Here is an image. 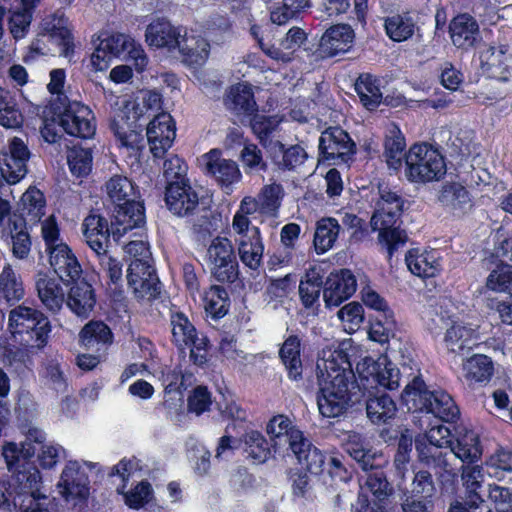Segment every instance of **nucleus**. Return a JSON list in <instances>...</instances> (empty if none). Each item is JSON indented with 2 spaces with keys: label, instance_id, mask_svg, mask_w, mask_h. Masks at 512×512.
<instances>
[{
  "label": "nucleus",
  "instance_id": "nucleus-2",
  "mask_svg": "<svg viewBox=\"0 0 512 512\" xmlns=\"http://www.w3.org/2000/svg\"><path fill=\"white\" fill-rule=\"evenodd\" d=\"M106 200L115 206L111 233L116 240L145 223L144 207L135 201L136 191L130 179L115 174L104 184Z\"/></svg>",
  "mask_w": 512,
  "mask_h": 512
},
{
  "label": "nucleus",
  "instance_id": "nucleus-62",
  "mask_svg": "<svg viewBox=\"0 0 512 512\" xmlns=\"http://www.w3.org/2000/svg\"><path fill=\"white\" fill-rule=\"evenodd\" d=\"M172 337L177 346L182 347L191 341V337L196 332L195 327L188 318L182 313H176L171 316Z\"/></svg>",
  "mask_w": 512,
  "mask_h": 512
},
{
  "label": "nucleus",
  "instance_id": "nucleus-22",
  "mask_svg": "<svg viewBox=\"0 0 512 512\" xmlns=\"http://www.w3.org/2000/svg\"><path fill=\"white\" fill-rule=\"evenodd\" d=\"M438 201L446 213L456 218L465 216L473 207L468 190L456 182L446 183L441 187Z\"/></svg>",
  "mask_w": 512,
  "mask_h": 512
},
{
  "label": "nucleus",
  "instance_id": "nucleus-37",
  "mask_svg": "<svg viewBox=\"0 0 512 512\" xmlns=\"http://www.w3.org/2000/svg\"><path fill=\"white\" fill-rule=\"evenodd\" d=\"M432 394L433 391L427 389L424 381L419 376H415L406 385L401 398L409 411H426L427 406L431 405Z\"/></svg>",
  "mask_w": 512,
  "mask_h": 512
},
{
  "label": "nucleus",
  "instance_id": "nucleus-45",
  "mask_svg": "<svg viewBox=\"0 0 512 512\" xmlns=\"http://www.w3.org/2000/svg\"><path fill=\"white\" fill-rule=\"evenodd\" d=\"M323 285V275L320 270L310 268L299 284V295L302 304L306 308L313 306L318 301Z\"/></svg>",
  "mask_w": 512,
  "mask_h": 512
},
{
  "label": "nucleus",
  "instance_id": "nucleus-35",
  "mask_svg": "<svg viewBox=\"0 0 512 512\" xmlns=\"http://www.w3.org/2000/svg\"><path fill=\"white\" fill-rule=\"evenodd\" d=\"M206 169L208 173L224 186H229L237 182L241 177L236 162L221 158L219 152L216 150L207 154Z\"/></svg>",
  "mask_w": 512,
  "mask_h": 512
},
{
  "label": "nucleus",
  "instance_id": "nucleus-20",
  "mask_svg": "<svg viewBox=\"0 0 512 512\" xmlns=\"http://www.w3.org/2000/svg\"><path fill=\"white\" fill-rule=\"evenodd\" d=\"M356 287V278L350 270L342 269L340 272L331 273L323 290L326 306H339L354 294Z\"/></svg>",
  "mask_w": 512,
  "mask_h": 512
},
{
  "label": "nucleus",
  "instance_id": "nucleus-63",
  "mask_svg": "<svg viewBox=\"0 0 512 512\" xmlns=\"http://www.w3.org/2000/svg\"><path fill=\"white\" fill-rule=\"evenodd\" d=\"M245 443L248 445L247 453L257 463L265 462L270 455V449L264 436L258 431H251L245 436Z\"/></svg>",
  "mask_w": 512,
  "mask_h": 512
},
{
  "label": "nucleus",
  "instance_id": "nucleus-12",
  "mask_svg": "<svg viewBox=\"0 0 512 512\" xmlns=\"http://www.w3.org/2000/svg\"><path fill=\"white\" fill-rule=\"evenodd\" d=\"M127 280L139 299L152 300L160 294L159 279L148 260H132L127 269Z\"/></svg>",
  "mask_w": 512,
  "mask_h": 512
},
{
  "label": "nucleus",
  "instance_id": "nucleus-13",
  "mask_svg": "<svg viewBox=\"0 0 512 512\" xmlns=\"http://www.w3.org/2000/svg\"><path fill=\"white\" fill-rule=\"evenodd\" d=\"M319 149L323 158L332 160L333 164H347L355 153V143L340 127H330L322 133Z\"/></svg>",
  "mask_w": 512,
  "mask_h": 512
},
{
  "label": "nucleus",
  "instance_id": "nucleus-52",
  "mask_svg": "<svg viewBox=\"0 0 512 512\" xmlns=\"http://www.w3.org/2000/svg\"><path fill=\"white\" fill-rule=\"evenodd\" d=\"M27 333L32 337L33 343H19L18 345L28 353H34L43 349L47 345L51 333V324L48 317L44 314L38 317L36 324H32L30 328H28Z\"/></svg>",
  "mask_w": 512,
  "mask_h": 512
},
{
  "label": "nucleus",
  "instance_id": "nucleus-16",
  "mask_svg": "<svg viewBox=\"0 0 512 512\" xmlns=\"http://www.w3.org/2000/svg\"><path fill=\"white\" fill-rule=\"evenodd\" d=\"M485 285L495 293H504L511 297L510 301L499 302L496 310L504 324L512 325V265H497L487 276Z\"/></svg>",
  "mask_w": 512,
  "mask_h": 512
},
{
  "label": "nucleus",
  "instance_id": "nucleus-21",
  "mask_svg": "<svg viewBox=\"0 0 512 512\" xmlns=\"http://www.w3.org/2000/svg\"><path fill=\"white\" fill-rule=\"evenodd\" d=\"M49 264L59 279L69 285L81 278L82 267L67 244H60L48 252Z\"/></svg>",
  "mask_w": 512,
  "mask_h": 512
},
{
  "label": "nucleus",
  "instance_id": "nucleus-34",
  "mask_svg": "<svg viewBox=\"0 0 512 512\" xmlns=\"http://www.w3.org/2000/svg\"><path fill=\"white\" fill-rule=\"evenodd\" d=\"M146 42L157 48L166 47L169 50L177 47L181 35L177 28L165 19H157L146 28Z\"/></svg>",
  "mask_w": 512,
  "mask_h": 512
},
{
  "label": "nucleus",
  "instance_id": "nucleus-23",
  "mask_svg": "<svg viewBox=\"0 0 512 512\" xmlns=\"http://www.w3.org/2000/svg\"><path fill=\"white\" fill-rule=\"evenodd\" d=\"M452 43L457 48L468 50L482 40L478 22L467 13L459 14L449 24Z\"/></svg>",
  "mask_w": 512,
  "mask_h": 512
},
{
  "label": "nucleus",
  "instance_id": "nucleus-8",
  "mask_svg": "<svg viewBox=\"0 0 512 512\" xmlns=\"http://www.w3.org/2000/svg\"><path fill=\"white\" fill-rule=\"evenodd\" d=\"M405 176L410 182L439 180L446 173L441 154L426 144L413 145L405 154Z\"/></svg>",
  "mask_w": 512,
  "mask_h": 512
},
{
  "label": "nucleus",
  "instance_id": "nucleus-36",
  "mask_svg": "<svg viewBox=\"0 0 512 512\" xmlns=\"http://www.w3.org/2000/svg\"><path fill=\"white\" fill-rule=\"evenodd\" d=\"M225 105L227 109L238 115H250L257 109L252 88L243 83H239L230 88L225 98Z\"/></svg>",
  "mask_w": 512,
  "mask_h": 512
},
{
  "label": "nucleus",
  "instance_id": "nucleus-50",
  "mask_svg": "<svg viewBox=\"0 0 512 512\" xmlns=\"http://www.w3.org/2000/svg\"><path fill=\"white\" fill-rule=\"evenodd\" d=\"M431 405H428L426 412L434 414L444 421H453L459 415V409L452 397L445 391H433Z\"/></svg>",
  "mask_w": 512,
  "mask_h": 512
},
{
  "label": "nucleus",
  "instance_id": "nucleus-60",
  "mask_svg": "<svg viewBox=\"0 0 512 512\" xmlns=\"http://www.w3.org/2000/svg\"><path fill=\"white\" fill-rule=\"evenodd\" d=\"M395 320L393 313L376 317L370 325L369 337L371 340L384 344L393 336Z\"/></svg>",
  "mask_w": 512,
  "mask_h": 512
},
{
  "label": "nucleus",
  "instance_id": "nucleus-61",
  "mask_svg": "<svg viewBox=\"0 0 512 512\" xmlns=\"http://www.w3.org/2000/svg\"><path fill=\"white\" fill-rule=\"evenodd\" d=\"M162 171L166 186L178 183L179 181H190L187 178L188 166L177 155H171L164 161Z\"/></svg>",
  "mask_w": 512,
  "mask_h": 512
},
{
  "label": "nucleus",
  "instance_id": "nucleus-9",
  "mask_svg": "<svg viewBox=\"0 0 512 512\" xmlns=\"http://www.w3.org/2000/svg\"><path fill=\"white\" fill-rule=\"evenodd\" d=\"M205 260L211 275L221 283H234L239 279V264L234 246L227 237L216 236L207 247Z\"/></svg>",
  "mask_w": 512,
  "mask_h": 512
},
{
  "label": "nucleus",
  "instance_id": "nucleus-27",
  "mask_svg": "<svg viewBox=\"0 0 512 512\" xmlns=\"http://www.w3.org/2000/svg\"><path fill=\"white\" fill-rule=\"evenodd\" d=\"M240 261L250 270L257 271L263 259L264 245L259 228L252 227L251 235L235 239Z\"/></svg>",
  "mask_w": 512,
  "mask_h": 512
},
{
  "label": "nucleus",
  "instance_id": "nucleus-31",
  "mask_svg": "<svg viewBox=\"0 0 512 512\" xmlns=\"http://www.w3.org/2000/svg\"><path fill=\"white\" fill-rule=\"evenodd\" d=\"M462 372L468 386L486 385L494 373L492 360L483 354H474L462 363Z\"/></svg>",
  "mask_w": 512,
  "mask_h": 512
},
{
  "label": "nucleus",
  "instance_id": "nucleus-47",
  "mask_svg": "<svg viewBox=\"0 0 512 512\" xmlns=\"http://www.w3.org/2000/svg\"><path fill=\"white\" fill-rule=\"evenodd\" d=\"M45 34L43 38L47 37L51 41L57 43L61 47L60 54L64 57H68L73 52V42L70 30L64 25L62 18H58L51 21L45 20L43 23Z\"/></svg>",
  "mask_w": 512,
  "mask_h": 512
},
{
  "label": "nucleus",
  "instance_id": "nucleus-40",
  "mask_svg": "<svg viewBox=\"0 0 512 512\" xmlns=\"http://www.w3.org/2000/svg\"><path fill=\"white\" fill-rule=\"evenodd\" d=\"M280 358L291 380L302 379V361L300 358V340L297 336H289L280 349Z\"/></svg>",
  "mask_w": 512,
  "mask_h": 512
},
{
  "label": "nucleus",
  "instance_id": "nucleus-4",
  "mask_svg": "<svg viewBox=\"0 0 512 512\" xmlns=\"http://www.w3.org/2000/svg\"><path fill=\"white\" fill-rule=\"evenodd\" d=\"M35 453V447L29 443L23 444L21 448L14 442H8L3 446L2 455L11 472L9 496L25 498L41 491L40 471L32 461Z\"/></svg>",
  "mask_w": 512,
  "mask_h": 512
},
{
  "label": "nucleus",
  "instance_id": "nucleus-14",
  "mask_svg": "<svg viewBox=\"0 0 512 512\" xmlns=\"http://www.w3.org/2000/svg\"><path fill=\"white\" fill-rule=\"evenodd\" d=\"M29 158L30 151L23 140L18 137L12 138L8 150L0 154V171L3 178L10 184L23 179L28 172Z\"/></svg>",
  "mask_w": 512,
  "mask_h": 512
},
{
  "label": "nucleus",
  "instance_id": "nucleus-1",
  "mask_svg": "<svg viewBox=\"0 0 512 512\" xmlns=\"http://www.w3.org/2000/svg\"><path fill=\"white\" fill-rule=\"evenodd\" d=\"M379 195L370 225L379 232L378 242L391 258L408 240L406 231L400 228L404 200L387 186H379Z\"/></svg>",
  "mask_w": 512,
  "mask_h": 512
},
{
  "label": "nucleus",
  "instance_id": "nucleus-30",
  "mask_svg": "<svg viewBox=\"0 0 512 512\" xmlns=\"http://www.w3.org/2000/svg\"><path fill=\"white\" fill-rule=\"evenodd\" d=\"M354 38V32L349 25L338 24L331 26L320 40V49L326 56H335L348 51Z\"/></svg>",
  "mask_w": 512,
  "mask_h": 512
},
{
  "label": "nucleus",
  "instance_id": "nucleus-28",
  "mask_svg": "<svg viewBox=\"0 0 512 512\" xmlns=\"http://www.w3.org/2000/svg\"><path fill=\"white\" fill-rule=\"evenodd\" d=\"M266 431L276 449L286 445L291 449L304 435L285 415H277L270 419Z\"/></svg>",
  "mask_w": 512,
  "mask_h": 512
},
{
  "label": "nucleus",
  "instance_id": "nucleus-54",
  "mask_svg": "<svg viewBox=\"0 0 512 512\" xmlns=\"http://www.w3.org/2000/svg\"><path fill=\"white\" fill-rule=\"evenodd\" d=\"M284 192L280 184L272 183L262 187L257 198L260 203L261 213L276 216L281 205Z\"/></svg>",
  "mask_w": 512,
  "mask_h": 512
},
{
  "label": "nucleus",
  "instance_id": "nucleus-38",
  "mask_svg": "<svg viewBox=\"0 0 512 512\" xmlns=\"http://www.w3.org/2000/svg\"><path fill=\"white\" fill-rule=\"evenodd\" d=\"M80 341L87 349L99 353L112 342V332L105 323L91 321L81 330Z\"/></svg>",
  "mask_w": 512,
  "mask_h": 512
},
{
  "label": "nucleus",
  "instance_id": "nucleus-24",
  "mask_svg": "<svg viewBox=\"0 0 512 512\" xmlns=\"http://www.w3.org/2000/svg\"><path fill=\"white\" fill-rule=\"evenodd\" d=\"M111 57L128 56L134 60L136 69L142 71L147 64V57L141 45L130 36L115 33L100 41Z\"/></svg>",
  "mask_w": 512,
  "mask_h": 512
},
{
  "label": "nucleus",
  "instance_id": "nucleus-55",
  "mask_svg": "<svg viewBox=\"0 0 512 512\" xmlns=\"http://www.w3.org/2000/svg\"><path fill=\"white\" fill-rule=\"evenodd\" d=\"M269 151L275 156L277 153L282 154V166L287 169H293L301 165L307 158L306 151L300 145H292L285 148L280 141H269Z\"/></svg>",
  "mask_w": 512,
  "mask_h": 512
},
{
  "label": "nucleus",
  "instance_id": "nucleus-41",
  "mask_svg": "<svg viewBox=\"0 0 512 512\" xmlns=\"http://www.w3.org/2000/svg\"><path fill=\"white\" fill-rule=\"evenodd\" d=\"M476 339L475 329L465 325L462 322L454 323L447 329L444 341L449 351L453 353H462L465 349H470Z\"/></svg>",
  "mask_w": 512,
  "mask_h": 512
},
{
  "label": "nucleus",
  "instance_id": "nucleus-51",
  "mask_svg": "<svg viewBox=\"0 0 512 512\" xmlns=\"http://www.w3.org/2000/svg\"><path fill=\"white\" fill-rule=\"evenodd\" d=\"M399 488L412 497L421 498H431L436 492L432 474L426 470L414 472L411 482L407 484L405 481Z\"/></svg>",
  "mask_w": 512,
  "mask_h": 512
},
{
  "label": "nucleus",
  "instance_id": "nucleus-58",
  "mask_svg": "<svg viewBox=\"0 0 512 512\" xmlns=\"http://www.w3.org/2000/svg\"><path fill=\"white\" fill-rule=\"evenodd\" d=\"M33 9V7L21 5L20 8H16L11 12L9 30L15 39H21L27 34L32 20Z\"/></svg>",
  "mask_w": 512,
  "mask_h": 512
},
{
  "label": "nucleus",
  "instance_id": "nucleus-11",
  "mask_svg": "<svg viewBox=\"0 0 512 512\" xmlns=\"http://www.w3.org/2000/svg\"><path fill=\"white\" fill-rule=\"evenodd\" d=\"M357 371L364 389L380 386L393 390L400 385L399 369L386 357H380L377 360L370 357L365 358L363 362L358 363Z\"/></svg>",
  "mask_w": 512,
  "mask_h": 512
},
{
  "label": "nucleus",
  "instance_id": "nucleus-33",
  "mask_svg": "<svg viewBox=\"0 0 512 512\" xmlns=\"http://www.w3.org/2000/svg\"><path fill=\"white\" fill-rule=\"evenodd\" d=\"M72 287L67 296L66 304L76 315L88 317L95 305V296L92 286L84 279L70 282Z\"/></svg>",
  "mask_w": 512,
  "mask_h": 512
},
{
  "label": "nucleus",
  "instance_id": "nucleus-44",
  "mask_svg": "<svg viewBox=\"0 0 512 512\" xmlns=\"http://www.w3.org/2000/svg\"><path fill=\"white\" fill-rule=\"evenodd\" d=\"M367 417L373 423H384L392 418L396 411L394 401L386 394L380 396H372L369 392L368 397L364 400Z\"/></svg>",
  "mask_w": 512,
  "mask_h": 512
},
{
  "label": "nucleus",
  "instance_id": "nucleus-7",
  "mask_svg": "<svg viewBox=\"0 0 512 512\" xmlns=\"http://www.w3.org/2000/svg\"><path fill=\"white\" fill-rule=\"evenodd\" d=\"M110 229L107 220L100 215H89L83 222V236L99 261L100 267L113 283L122 278V264L108 250Z\"/></svg>",
  "mask_w": 512,
  "mask_h": 512
},
{
  "label": "nucleus",
  "instance_id": "nucleus-64",
  "mask_svg": "<svg viewBox=\"0 0 512 512\" xmlns=\"http://www.w3.org/2000/svg\"><path fill=\"white\" fill-rule=\"evenodd\" d=\"M246 172H259L267 169V163L263 159L262 151L256 144L246 143L240 154Z\"/></svg>",
  "mask_w": 512,
  "mask_h": 512
},
{
  "label": "nucleus",
  "instance_id": "nucleus-57",
  "mask_svg": "<svg viewBox=\"0 0 512 512\" xmlns=\"http://www.w3.org/2000/svg\"><path fill=\"white\" fill-rule=\"evenodd\" d=\"M204 307L212 317H223L228 311L227 291L221 286H212L204 296Z\"/></svg>",
  "mask_w": 512,
  "mask_h": 512
},
{
  "label": "nucleus",
  "instance_id": "nucleus-25",
  "mask_svg": "<svg viewBox=\"0 0 512 512\" xmlns=\"http://www.w3.org/2000/svg\"><path fill=\"white\" fill-rule=\"evenodd\" d=\"M482 68L489 77L507 82L512 77V56L505 45L490 46L481 53Z\"/></svg>",
  "mask_w": 512,
  "mask_h": 512
},
{
  "label": "nucleus",
  "instance_id": "nucleus-18",
  "mask_svg": "<svg viewBox=\"0 0 512 512\" xmlns=\"http://www.w3.org/2000/svg\"><path fill=\"white\" fill-rule=\"evenodd\" d=\"M420 460L434 470L443 488L451 487L457 481L460 468L456 466L457 459L450 451L425 448L420 452Z\"/></svg>",
  "mask_w": 512,
  "mask_h": 512
},
{
  "label": "nucleus",
  "instance_id": "nucleus-29",
  "mask_svg": "<svg viewBox=\"0 0 512 512\" xmlns=\"http://www.w3.org/2000/svg\"><path fill=\"white\" fill-rule=\"evenodd\" d=\"M449 451L463 463H474L481 458L479 437L474 431L460 429L453 436Z\"/></svg>",
  "mask_w": 512,
  "mask_h": 512
},
{
  "label": "nucleus",
  "instance_id": "nucleus-46",
  "mask_svg": "<svg viewBox=\"0 0 512 512\" xmlns=\"http://www.w3.org/2000/svg\"><path fill=\"white\" fill-rule=\"evenodd\" d=\"M355 90L362 104L369 110L378 107L382 101V92L378 80L370 74H363L358 77Z\"/></svg>",
  "mask_w": 512,
  "mask_h": 512
},
{
  "label": "nucleus",
  "instance_id": "nucleus-19",
  "mask_svg": "<svg viewBox=\"0 0 512 512\" xmlns=\"http://www.w3.org/2000/svg\"><path fill=\"white\" fill-rule=\"evenodd\" d=\"M146 135L152 154L155 157H162L172 146L176 136L171 115L165 112L155 115L148 124Z\"/></svg>",
  "mask_w": 512,
  "mask_h": 512
},
{
  "label": "nucleus",
  "instance_id": "nucleus-17",
  "mask_svg": "<svg viewBox=\"0 0 512 512\" xmlns=\"http://www.w3.org/2000/svg\"><path fill=\"white\" fill-rule=\"evenodd\" d=\"M461 479L465 489L461 505H465L470 512H492L486 501L479 494L478 490L484 481L483 468L479 465H461Z\"/></svg>",
  "mask_w": 512,
  "mask_h": 512
},
{
  "label": "nucleus",
  "instance_id": "nucleus-49",
  "mask_svg": "<svg viewBox=\"0 0 512 512\" xmlns=\"http://www.w3.org/2000/svg\"><path fill=\"white\" fill-rule=\"evenodd\" d=\"M340 231V225L334 218H323L317 222L314 234V246L317 253H324L332 248Z\"/></svg>",
  "mask_w": 512,
  "mask_h": 512
},
{
  "label": "nucleus",
  "instance_id": "nucleus-56",
  "mask_svg": "<svg viewBox=\"0 0 512 512\" xmlns=\"http://www.w3.org/2000/svg\"><path fill=\"white\" fill-rule=\"evenodd\" d=\"M67 162L73 175L86 176L92 169V151L89 148L74 146L67 152Z\"/></svg>",
  "mask_w": 512,
  "mask_h": 512
},
{
  "label": "nucleus",
  "instance_id": "nucleus-15",
  "mask_svg": "<svg viewBox=\"0 0 512 512\" xmlns=\"http://www.w3.org/2000/svg\"><path fill=\"white\" fill-rule=\"evenodd\" d=\"M89 479L84 467L77 461H69L61 474L60 493L74 505L84 502L89 495Z\"/></svg>",
  "mask_w": 512,
  "mask_h": 512
},
{
  "label": "nucleus",
  "instance_id": "nucleus-42",
  "mask_svg": "<svg viewBox=\"0 0 512 512\" xmlns=\"http://www.w3.org/2000/svg\"><path fill=\"white\" fill-rule=\"evenodd\" d=\"M25 294L21 277L13 270L10 264L3 266L0 273V295L8 303L20 301Z\"/></svg>",
  "mask_w": 512,
  "mask_h": 512
},
{
  "label": "nucleus",
  "instance_id": "nucleus-3",
  "mask_svg": "<svg viewBox=\"0 0 512 512\" xmlns=\"http://www.w3.org/2000/svg\"><path fill=\"white\" fill-rule=\"evenodd\" d=\"M165 203L168 210L179 218L191 221V229L198 240H205L215 230L212 213L203 206L199 193L190 181H179L165 187Z\"/></svg>",
  "mask_w": 512,
  "mask_h": 512
},
{
  "label": "nucleus",
  "instance_id": "nucleus-26",
  "mask_svg": "<svg viewBox=\"0 0 512 512\" xmlns=\"http://www.w3.org/2000/svg\"><path fill=\"white\" fill-rule=\"evenodd\" d=\"M43 313L33 307L18 305L11 309L8 315V330L11 339L15 344L33 343L32 337L28 335V328L36 324V319Z\"/></svg>",
  "mask_w": 512,
  "mask_h": 512
},
{
  "label": "nucleus",
  "instance_id": "nucleus-10",
  "mask_svg": "<svg viewBox=\"0 0 512 512\" xmlns=\"http://www.w3.org/2000/svg\"><path fill=\"white\" fill-rule=\"evenodd\" d=\"M59 104L53 103V110L59 114L60 125L72 136L89 138L95 133L94 116L89 107L78 101H69L67 96H58Z\"/></svg>",
  "mask_w": 512,
  "mask_h": 512
},
{
  "label": "nucleus",
  "instance_id": "nucleus-48",
  "mask_svg": "<svg viewBox=\"0 0 512 512\" xmlns=\"http://www.w3.org/2000/svg\"><path fill=\"white\" fill-rule=\"evenodd\" d=\"M405 146V139L401 131L397 126H392L386 135L384 144V157L390 168L397 170L401 166Z\"/></svg>",
  "mask_w": 512,
  "mask_h": 512
},
{
  "label": "nucleus",
  "instance_id": "nucleus-32",
  "mask_svg": "<svg viewBox=\"0 0 512 512\" xmlns=\"http://www.w3.org/2000/svg\"><path fill=\"white\" fill-rule=\"evenodd\" d=\"M35 286L42 304L52 312H58L65 302V294L60 283L46 273L39 272Z\"/></svg>",
  "mask_w": 512,
  "mask_h": 512
},
{
  "label": "nucleus",
  "instance_id": "nucleus-39",
  "mask_svg": "<svg viewBox=\"0 0 512 512\" xmlns=\"http://www.w3.org/2000/svg\"><path fill=\"white\" fill-rule=\"evenodd\" d=\"M298 462L306 467L313 474H319L325 463V456L315 447L304 435L302 440L297 441L291 448Z\"/></svg>",
  "mask_w": 512,
  "mask_h": 512
},
{
  "label": "nucleus",
  "instance_id": "nucleus-59",
  "mask_svg": "<svg viewBox=\"0 0 512 512\" xmlns=\"http://www.w3.org/2000/svg\"><path fill=\"white\" fill-rule=\"evenodd\" d=\"M52 500L42 491L25 498H13L14 508L22 512H51Z\"/></svg>",
  "mask_w": 512,
  "mask_h": 512
},
{
  "label": "nucleus",
  "instance_id": "nucleus-5",
  "mask_svg": "<svg viewBox=\"0 0 512 512\" xmlns=\"http://www.w3.org/2000/svg\"><path fill=\"white\" fill-rule=\"evenodd\" d=\"M361 392L353 372L338 374L333 380L320 384L317 405L322 416L335 418L345 414L349 408L361 402Z\"/></svg>",
  "mask_w": 512,
  "mask_h": 512
},
{
  "label": "nucleus",
  "instance_id": "nucleus-43",
  "mask_svg": "<svg viewBox=\"0 0 512 512\" xmlns=\"http://www.w3.org/2000/svg\"><path fill=\"white\" fill-rule=\"evenodd\" d=\"M185 61L190 64H202L209 55V43L200 36H183L181 37L177 47Z\"/></svg>",
  "mask_w": 512,
  "mask_h": 512
},
{
  "label": "nucleus",
  "instance_id": "nucleus-53",
  "mask_svg": "<svg viewBox=\"0 0 512 512\" xmlns=\"http://www.w3.org/2000/svg\"><path fill=\"white\" fill-rule=\"evenodd\" d=\"M385 30L390 39L401 42L414 34L415 22L407 14H396L385 19Z\"/></svg>",
  "mask_w": 512,
  "mask_h": 512
},
{
  "label": "nucleus",
  "instance_id": "nucleus-6",
  "mask_svg": "<svg viewBox=\"0 0 512 512\" xmlns=\"http://www.w3.org/2000/svg\"><path fill=\"white\" fill-rule=\"evenodd\" d=\"M345 450L363 471H373L365 480L366 488L379 500L387 498L392 493V488L384 472L379 470L382 455L372 450L357 433L349 435Z\"/></svg>",
  "mask_w": 512,
  "mask_h": 512
}]
</instances>
